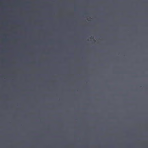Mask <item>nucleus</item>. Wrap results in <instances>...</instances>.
<instances>
[{
	"mask_svg": "<svg viewBox=\"0 0 148 148\" xmlns=\"http://www.w3.org/2000/svg\"><path fill=\"white\" fill-rule=\"evenodd\" d=\"M94 38V37H93V38Z\"/></svg>",
	"mask_w": 148,
	"mask_h": 148,
	"instance_id": "nucleus-1",
	"label": "nucleus"
},
{
	"mask_svg": "<svg viewBox=\"0 0 148 148\" xmlns=\"http://www.w3.org/2000/svg\"><path fill=\"white\" fill-rule=\"evenodd\" d=\"M18 37H19V36H18Z\"/></svg>",
	"mask_w": 148,
	"mask_h": 148,
	"instance_id": "nucleus-2",
	"label": "nucleus"
},
{
	"mask_svg": "<svg viewBox=\"0 0 148 148\" xmlns=\"http://www.w3.org/2000/svg\"><path fill=\"white\" fill-rule=\"evenodd\" d=\"M23 37H24V36H23Z\"/></svg>",
	"mask_w": 148,
	"mask_h": 148,
	"instance_id": "nucleus-3",
	"label": "nucleus"
},
{
	"mask_svg": "<svg viewBox=\"0 0 148 148\" xmlns=\"http://www.w3.org/2000/svg\"><path fill=\"white\" fill-rule=\"evenodd\" d=\"M5 38H6V37H5Z\"/></svg>",
	"mask_w": 148,
	"mask_h": 148,
	"instance_id": "nucleus-4",
	"label": "nucleus"
}]
</instances>
